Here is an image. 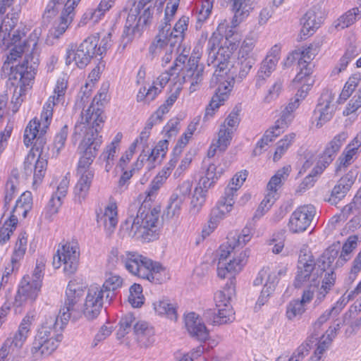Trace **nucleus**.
Listing matches in <instances>:
<instances>
[{"instance_id":"3c124183","label":"nucleus","mask_w":361,"mask_h":361,"mask_svg":"<svg viewBox=\"0 0 361 361\" xmlns=\"http://www.w3.org/2000/svg\"><path fill=\"white\" fill-rule=\"evenodd\" d=\"M165 180L166 179L164 178L161 177V176L159 174L152 180L149 188L145 192L140 194L137 199L154 202L157 192Z\"/></svg>"},{"instance_id":"0e129e2a","label":"nucleus","mask_w":361,"mask_h":361,"mask_svg":"<svg viewBox=\"0 0 361 361\" xmlns=\"http://www.w3.org/2000/svg\"><path fill=\"white\" fill-rule=\"evenodd\" d=\"M307 345H300L290 357L286 355L279 356L276 361H302L308 355Z\"/></svg>"},{"instance_id":"4d7b16f0","label":"nucleus","mask_w":361,"mask_h":361,"mask_svg":"<svg viewBox=\"0 0 361 361\" xmlns=\"http://www.w3.org/2000/svg\"><path fill=\"white\" fill-rule=\"evenodd\" d=\"M135 318L131 313H128L121 317L119 322V328L117 330V338H123L131 330L132 324H134Z\"/></svg>"},{"instance_id":"6e6d98bb","label":"nucleus","mask_w":361,"mask_h":361,"mask_svg":"<svg viewBox=\"0 0 361 361\" xmlns=\"http://www.w3.org/2000/svg\"><path fill=\"white\" fill-rule=\"evenodd\" d=\"M118 149L106 145L99 156V160L105 162L104 169L106 172L110 171V170L113 168L115 158L117 156Z\"/></svg>"},{"instance_id":"6ab92c4d","label":"nucleus","mask_w":361,"mask_h":361,"mask_svg":"<svg viewBox=\"0 0 361 361\" xmlns=\"http://www.w3.org/2000/svg\"><path fill=\"white\" fill-rule=\"evenodd\" d=\"M316 214V209L312 204L299 207L290 215L288 224L292 233L305 231L312 223Z\"/></svg>"},{"instance_id":"13d9d810","label":"nucleus","mask_w":361,"mask_h":361,"mask_svg":"<svg viewBox=\"0 0 361 361\" xmlns=\"http://www.w3.org/2000/svg\"><path fill=\"white\" fill-rule=\"evenodd\" d=\"M128 302L133 307H140L144 302L142 288L140 284L134 283L130 288Z\"/></svg>"},{"instance_id":"37998d69","label":"nucleus","mask_w":361,"mask_h":361,"mask_svg":"<svg viewBox=\"0 0 361 361\" xmlns=\"http://www.w3.org/2000/svg\"><path fill=\"white\" fill-rule=\"evenodd\" d=\"M154 308L156 312L160 315H166L171 320H176L177 319L176 307L168 299H163L154 302Z\"/></svg>"},{"instance_id":"09e8293b","label":"nucleus","mask_w":361,"mask_h":361,"mask_svg":"<svg viewBox=\"0 0 361 361\" xmlns=\"http://www.w3.org/2000/svg\"><path fill=\"white\" fill-rule=\"evenodd\" d=\"M123 280L118 275H110L104 281V284L100 286L106 293V300L110 302L111 298L114 295V291L121 286Z\"/></svg>"},{"instance_id":"2eb2a0df","label":"nucleus","mask_w":361,"mask_h":361,"mask_svg":"<svg viewBox=\"0 0 361 361\" xmlns=\"http://www.w3.org/2000/svg\"><path fill=\"white\" fill-rule=\"evenodd\" d=\"M34 320L35 314L32 312H28L23 317L13 338H8L0 349V361H4L9 353L10 349L14 351L23 347L28 337Z\"/></svg>"},{"instance_id":"c85d7f7f","label":"nucleus","mask_w":361,"mask_h":361,"mask_svg":"<svg viewBox=\"0 0 361 361\" xmlns=\"http://www.w3.org/2000/svg\"><path fill=\"white\" fill-rule=\"evenodd\" d=\"M134 334L140 347L148 348L154 340V331L145 322H137L134 324Z\"/></svg>"},{"instance_id":"de8ad7c7","label":"nucleus","mask_w":361,"mask_h":361,"mask_svg":"<svg viewBox=\"0 0 361 361\" xmlns=\"http://www.w3.org/2000/svg\"><path fill=\"white\" fill-rule=\"evenodd\" d=\"M27 234L26 232L22 231L18 237L11 262L13 264H18V262L23 258L27 250Z\"/></svg>"},{"instance_id":"c756f323","label":"nucleus","mask_w":361,"mask_h":361,"mask_svg":"<svg viewBox=\"0 0 361 361\" xmlns=\"http://www.w3.org/2000/svg\"><path fill=\"white\" fill-rule=\"evenodd\" d=\"M256 57H238L236 66H234L233 70H230L233 82L235 81L240 82L246 78L251 68L256 63Z\"/></svg>"},{"instance_id":"cd10ccee","label":"nucleus","mask_w":361,"mask_h":361,"mask_svg":"<svg viewBox=\"0 0 361 361\" xmlns=\"http://www.w3.org/2000/svg\"><path fill=\"white\" fill-rule=\"evenodd\" d=\"M42 285L39 282H35L31 279L30 276H25L23 278L20 287L16 297V302L19 300L23 302L24 300H30L33 301L38 295ZM21 302H20V304Z\"/></svg>"},{"instance_id":"9d476101","label":"nucleus","mask_w":361,"mask_h":361,"mask_svg":"<svg viewBox=\"0 0 361 361\" xmlns=\"http://www.w3.org/2000/svg\"><path fill=\"white\" fill-rule=\"evenodd\" d=\"M99 37L91 35L87 37L77 48L71 45L67 49L66 64L69 66L74 62L79 68L86 67L91 59L97 56L96 47L98 45Z\"/></svg>"},{"instance_id":"2f4dec72","label":"nucleus","mask_w":361,"mask_h":361,"mask_svg":"<svg viewBox=\"0 0 361 361\" xmlns=\"http://www.w3.org/2000/svg\"><path fill=\"white\" fill-rule=\"evenodd\" d=\"M97 221L98 224H103L106 230L111 232L118 224L116 204H110L105 208L104 212L97 213Z\"/></svg>"},{"instance_id":"c03bdc74","label":"nucleus","mask_w":361,"mask_h":361,"mask_svg":"<svg viewBox=\"0 0 361 361\" xmlns=\"http://www.w3.org/2000/svg\"><path fill=\"white\" fill-rule=\"evenodd\" d=\"M338 255V250L336 247H329L324 254L316 262L321 271L324 274L328 269H331V267L335 259Z\"/></svg>"},{"instance_id":"4468645a","label":"nucleus","mask_w":361,"mask_h":361,"mask_svg":"<svg viewBox=\"0 0 361 361\" xmlns=\"http://www.w3.org/2000/svg\"><path fill=\"white\" fill-rule=\"evenodd\" d=\"M44 147L36 145L32 147L24 161V171L26 176L33 173V184L42 182L47 166L46 156L43 155Z\"/></svg>"},{"instance_id":"7c9ffc66","label":"nucleus","mask_w":361,"mask_h":361,"mask_svg":"<svg viewBox=\"0 0 361 361\" xmlns=\"http://www.w3.org/2000/svg\"><path fill=\"white\" fill-rule=\"evenodd\" d=\"M69 185V179L67 176H64L57 186L56 191L52 195L50 199L48 207L51 214L58 212L59 208L62 204V199L66 197Z\"/></svg>"},{"instance_id":"4be33fe9","label":"nucleus","mask_w":361,"mask_h":361,"mask_svg":"<svg viewBox=\"0 0 361 361\" xmlns=\"http://www.w3.org/2000/svg\"><path fill=\"white\" fill-rule=\"evenodd\" d=\"M68 81L64 78H59L54 90V95L50 96L43 107V113L62 112L66 111L65 94Z\"/></svg>"},{"instance_id":"1a4fd4ad","label":"nucleus","mask_w":361,"mask_h":361,"mask_svg":"<svg viewBox=\"0 0 361 361\" xmlns=\"http://www.w3.org/2000/svg\"><path fill=\"white\" fill-rule=\"evenodd\" d=\"M348 137V133L342 131L336 135L332 140L327 143L323 154L319 157L317 166L313 169L310 174L304 178L301 184L304 185V188H309L313 185L315 175L322 173L324 169L333 161Z\"/></svg>"},{"instance_id":"f8f14e48","label":"nucleus","mask_w":361,"mask_h":361,"mask_svg":"<svg viewBox=\"0 0 361 361\" xmlns=\"http://www.w3.org/2000/svg\"><path fill=\"white\" fill-rule=\"evenodd\" d=\"M300 254L298 263V271L294 281L295 288H300L305 283L309 282L311 286H316L318 279L323 275L311 255Z\"/></svg>"},{"instance_id":"58836bf2","label":"nucleus","mask_w":361,"mask_h":361,"mask_svg":"<svg viewBox=\"0 0 361 361\" xmlns=\"http://www.w3.org/2000/svg\"><path fill=\"white\" fill-rule=\"evenodd\" d=\"M358 236L350 235L342 246V250L336 262L337 266H342L348 262L352 256L353 251L357 247Z\"/></svg>"},{"instance_id":"20e7f679","label":"nucleus","mask_w":361,"mask_h":361,"mask_svg":"<svg viewBox=\"0 0 361 361\" xmlns=\"http://www.w3.org/2000/svg\"><path fill=\"white\" fill-rule=\"evenodd\" d=\"M118 259L129 273L152 282H159L158 274L165 271L160 263L136 252L126 251L119 255Z\"/></svg>"},{"instance_id":"49530a36","label":"nucleus","mask_w":361,"mask_h":361,"mask_svg":"<svg viewBox=\"0 0 361 361\" xmlns=\"http://www.w3.org/2000/svg\"><path fill=\"white\" fill-rule=\"evenodd\" d=\"M114 3V0H102L97 9H89L85 13L84 19L97 22L101 16L112 7Z\"/></svg>"},{"instance_id":"f03ea898","label":"nucleus","mask_w":361,"mask_h":361,"mask_svg":"<svg viewBox=\"0 0 361 361\" xmlns=\"http://www.w3.org/2000/svg\"><path fill=\"white\" fill-rule=\"evenodd\" d=\"M161 207L156 203L137 199L128 210V217L121 226L130 237L152 241L158 238L157 225Z\"/></svg>"},{"instance_id":"680f3d73","label":"nucleus","mask_w":361,"mask_h":361,"mask_svg":"<svg viewBox=\"0 0 361 361\" xmlns=\"http://www.w3.org/2000/svg\"><path fill=\"white\" fill-rule=\"evenodd\" d=\"M357 55L356 53V48L353 47L350 49H348L344 54V55L342 56V58L340 59V61L336 67L333 70L332 73L334 74H338L343 71H344L349 62L353 59Z\"/></svg>"},{"instance_id":"a878e982","label":"nucleus","mask_w":361,"mask_h":361,"mask_svg":"<svg viewBox=\"0 0 361 361\" xmlns=\"http://www.w3.org/2000/svg\"><path fill=\"white\" fill-rule=\"evenodd\" d=\"M139 7L140 6L134 2L133 6L130 8L128 15L124 30L122 34L123 42L125 43V44L132 41L135 32H139L140 27L142 25L138 18ZM126 45H124V47Z\"/></svg>"},{"instance_id":"8fccbe9b","label":"nucleus","mask_w":361,"mask_h":361,"mask_svg":"<svg viewBox=\"0 0 361 361\" xmlns=\"http://www.w3.org/2000/svg\"><path fill=\"white\" fill-rule=\"evenodd\" d=\"M361 18V11L358 8H353L338 19L336 27L344 29L353 25L356 20Z\"/></svg>"},{"instance_id":"e2e57ef3","label":"nucleus","mask_w":361,"mask_h":361,"mask_svg":"<svg viewBox=\"0 0 361 361\" xmlns=\"http://www.w3.org/2000/svg\"><path fill=\"white\" fill-rule=\"evenodd\" d=\"M184 201L178 199L176 195H172L170 197L169 204L166 208V216L169 218H173L180 214L181 207Z\"/></svg>"},{"instance_id":"473e14b6","label":"nucleus","mask_w":361,"mask_h":361,"mask_svg":"<svg viewBox=\"0 0 361 361\" xmlns=\"http://www.w3.org/2000/svg\"><path fill=\"white\" fill-rule=\"evenodd\" d=\"M317 53L318 48L313 44H310L306 48L295 49L288 56L286 64L291 63L295 60H298V63L302 61L306 64H312L311 61L314 59Z\"/></svg>"},{"instance_id":"a19ab883","label":"nucleus","mask_w":361,"mask_h":361,"mask_svg":"<svg viewBox=\"0 0 361 361\" xmlns=\"http://www.w3.org/2000/svg\"><path fill=\"white\" fill-rule=\"evenodd\" d=\"M201 117L197 116L193 118L191 123L188 125L186 132L183 134V137H181L173 149V152L176 154L180 155L183 149L185 147L188 140L196 130L197 126L200 123Z\"/></svg>"},{"instance_id":"e433bc0d","label":"nucleus","mask_w":361,"mask_h":361,"mask_svg":"<svg viewBox=\"0 0 361 361\" xmlns=\"http://www.w3.org/2000/svg\"><path fill=\"white\" fill-rule=\"evenodd\" d=\"M77 176L78 180L74 188L75 200L81 204L88 195L94 176Z\"/></svg>"},{"instance_id":"0eeeda50","label":"nucleus","mask_w":361,"mask_h":361,"mask_svg":"<svg viewBox=\"0 0 361 361\" xmlns=\"http://www.w3.org/2000/svg\"><path fill=\"white\" fill-rule=\"evenodd\" d=\"M24 52V46H16L12 48L9 55L7 56V61L4 62L2 66V71L4 74L1 76H8V79H18L23 85H29V82L34 79L36 74L35 63L29 65L27 59H25L23 62L15 68L10 66V63L15 61L17 58L20 57L21 54Z\"/></svg>"},{"instance_id":"f257e3e1","label":"nucleus","mask_w":361,"mask_h":361,"mask_svg":"<svg viewBox=\"0 0 361 361\" xmlns=\"http://www.w3.org/2000/svg\"><path fill=\"white\" fill-rule=\"evenodd\" d=\"M106 117L104 114H80L75 124V133H84L77 149L80 154L77 176H94V170L91 167L97 152L102 144V136L99 134L103 128Z\"/></svg>"},{"instance_id":"b1692460","label":"nucleus","mask_w":361,"mask_h":361,"mask_svg":"<svg viewBox=\"0 0 361 361\" xmlns=\"http://www.w3.org/2000/svg\"><path fill=\"white\" fill-rule=\"evenodd\" d=\"M357 178V172L349 171L345 176L341 177L337 184L333 188L331 195L327 201L332 205H336L347 195L354 184Z\"/></svg>"},{"instance_id":"39448f33","label":"nucleus","mask_w":361,"mask_h":361,"mask_svg":"<svg viewBox=\"0 0 361 361\" xmlns=\"http://www.w3.org/2000/svg\"><path fill=\"white\" fill-rule=\"evenodd\" d=\"M235 281L234 276H230L224 288L216 293V310H207L203 314L207 322L220 325L231 322L234 319L231 300L235 293Z\"/></svg>"},{"instance_id":"ddd939ff","label":"nucleus","mask_w":361,"mask_h":361,"mask_svg":"<svg viewBox=\"0 0 361 361\" xmlns=\"http://www.w3.org/2000/svg\"><path fill=\"white\" fill-rule=\"evenodd\" d=\"M79 256V248L76 244L68 242L60 244L53 257V266L59 269L63 264L65 274L72 275L77 271Z\"/></svg>"},{"instance_id":"f704fd0d","label":"nucleus","mask_w":361,"mask_h":361,"mask_svg":"<svg viewBox=\"0 0 361 361\" xmlns=\"http://www.w3.org/2000/svg\"><path fill=\"white\" fill-rule=\"evenodd\" d=\"M74 16L75 12L71 4H65L61 14L60 21L51 31V35L54 37L59 38L66 32L68 25L72 22Z\"/></svg>"},{"instance_id":"dca6fc26","label":"nucleus","mask_w":361,"mask_h":361,"mask_svg":"<svg viewBox=\"0 0 361 361\" xmlns=\"http://www.w3.org/2000/svg\"><path fill=\"white\" fill-rule=\"evenodd\" d=\"M183 40V36L171 32V25L164 22L159 28L156 39L150 45L149 51L155 54L158 49L165 47L166 51L176 52V54H178L180 51Z\"/></svg>"},{"instance_id":"69168bd1","label":"nucleus","mask_w":361,"mask_h":361,"mask_svg":"<svg viewBox=\"0 0 361 361\" xmlns=\"http://www.w3.org/2000/svg\"><path fill=\"white\" fill-rule=\"evenodd\" d=\"M361 208V186L352 202L346 204L342 209V214L348 219V216Z\"/></svg>"},{"instance_id":"6e6552de","label":"nucleus","mask_w":361,"mask_h":361,"mask_svg":"<svg viewBox=\"0 0 361 361\" xmlns=\"http://www.w3.org/2000/svg\"><path fill=\"white\" fill-rule=\"evenodd\" d=\"M246 263L245 252L235 257V247L229 243L222 244L219 250L218 276L224 279L227 274L234 276L239 273Z\"/></svg>"},{"instance_id":"bf43d9fd","label":"nucleus","mask_w":361,"mask_h":361,"mask_svg":"<svg viewBox=\"0 0 361 361\" xmlns=\"http://www.w3.org/2000/svg\"><path fill=\"white\" fill-rule=\"evenodd\" d=\"M18 221V219L14 218V216H10L5 221L3 226L0 228V243L4 244L9 240L11 235L17 226Z\"/></svg>"},{"instance_id":"a211bd4d","label":"nucleus","mask_w":361,"mask_h":361,"mask_svg":"<svg viewBox=\"0 0 361 361\" xmlns=\"http://www.w3.org/2000/svg\"><path fill=\"white\" fill-rule=\"evenodd\" d=\"M106 300V293L100 286L92 285L87 290L82 314L87 320L96 319Z\"/></svg>"},{"instance_id":"ea45409f","label":"nucleus","mask_w":361,"mask_h":361,"mask_svg":"<svg viewBox=\"0 0 361 361\" xmlns=\"http://www.w3.org/2000/svg\"><path fill=\"white\" fill-rule=\"evenodd\" d=\"M290 166H284L279 169L276 173L272 176L267 184L268 194H271L277 197L278 188L280 187L283 180H285L289 175Z\"/></svg>"},{"instance_id":"393cba45","label":"nucleus","mask_w":361,"mask_h":361,"mask_svg":"<svg viewBox=\"0 0 361 361\" xmlns=\"http://www.w3.org/2000/svg\"><path fill=\"white\" fill-rule=\"evenodd\" d=\"M360 147H361V131L359 132L356 137L346 146L338 157L336 161V172L345 169L355 161L357 159Z\"/></svg>"},{"instance_id":"423d86ee","label":"nucleus","mask_w":361,"mask_h":361,"mask_svg":"<svg viewBox=\"0 0 361 361\" xmlns=\"http://www.w3.org/2000/svg\"><path fill=\"white\" fill-rule=\"evenodd\" d=\"M221 38L219 32H214L207 42V63L214 68L213 74L216 77L222 76L226 73L231 56L237 48V44L229 40L228 34L226 35L225 45L219 47Z\"/></svg>"},{"instance_id":"412c9836","label":"nucleus","mask_w":361,"mask_h":361,"mask_svg":"<svg viewBox=\"0 0 361 361\" xmlns=\"http://www.w3.org/2000/svg\"><path fill=\"white\" fill-rule=\"evenodd\" d=\"M324 14L323 2H319L310 8L300 20L302 25L301 33L304 36L312 35L322 23Z\"/></svg>"},{"instance_id":"338daca9","label":"nucleus","mask_w":361,"mask_h":361,"mask_svg":"<svg viewBox=\"0 0 361 361\" xmlns=\"http://www.w3.org/2000/svg\"><path fill=\"white\" fill-rule=\"evenodd\" d=\"M160 92V88L157 86H150L149 88L143 87L140 89L137 99L138 102L146 100L147 102L153 100L155 97Z\"/></svg>"},{"instance_id":"79ce46f5","label":"nucleus","mask_w":361,"mask_h":361,"mask_svg":"<svg viewBox=\"0 0 361 361\" xmlns=\"http://www.w3.org/2000/svg\"><path fill=\"white\" fill-rule=\"evenodd\" d=\"M231 211V209H228L224 204L218 202L216 206L212 209L210 213V218L208 221L210 231H213L220 221L224 219Z\"/></svg>"},{"instance_id":"c9c22d12","label":"nucleus","mask_w":361,"mask_h":361,"mask_svg":"<svg viewBox=\"0 0 361 361\" xmlns=\"http://www.w3.org/2000/svg\"><path fill=\"white\" fill-rule=\"evenodd\" d=\"M230 1L232 2V11L234 13L231 23L233 27H235L248 16L250 10L252 9L250 4L251 0Z\"/></svg>"},{"instance_id":"052dcab7","label":"nucleus","mask_w":361,"mask_h":361,"mask_svg":"<svg viewBox=\"0 0 361 361\" xmlns=\"http://www.w3.org/2000/svg\"><path fill=\"white\" fill-rule=\"evenodd\" d=\"M207 192L201 189V188L196 187L194 190L193 195L191 200V212L197 213L206 200Z\"/></svg>"},{"instance_id":"5fc2aeb1","label":"nucleus","mask_w":361,"mask_h":361,"mask_svg":"<svg viewBox=\"0 0 361 361\" xmlns=\"http://www.w3.org/2000/svg\"><path fill=\"white\" fill-rule=\"evenodd\" d=\"M224 126H220L218 133V137L215 143L220 152H224L230 145L232 140L233 135L231 132L224 128Z\"/></svg>"},{"instance_id":"bb28decb","label":"nucleus","mask_w":361,"mask_h":361,"mask_svg":"<svg viewBox=\"0 0 361 361\" xmlns=\"http://www.w3.org/2000/svg\"><path fill=\"white\" fill-rule=\"evenodd\" d=\"M185 325L192 336L200 341H205L209 337V331L205 324L195 312H190L185 317Z\"/></svg>"},{"instance_id":"f3484780","label":"nucleus","mask_w":361,"mask_h":361,"mask_svg":"<svg viewBox=\"0 0 361 361\" xmlns=\"http://www.w3.org/2000/svg\"><path fill=\"white\" fill-rule=\"evenodd\" d=\"M82 289L75 282L70 281L66 291V299L64 306L60 310L59 315L63 322H68L71 318L78 319L81 316L78 302Z\"/></svg>"},{"instance_id":"774afa93","label":"nucleus","mask_w":361,"mask_h":361,"mask_svg":"<svg viewBox=\"0 0 361 361\" xmlns=\"http://www.w3.org/2000/svg\"><path fill=\"white\" fill-rule=\"evenodd\" d=\"M155 4H145L142 6L139 7V20L142 25H147L152 18Z\"/></svg>"},{"instance_id":"864d4df0","label":"nucleus","mask_w":361,"mask_h":361,"mask_svg":"<svg viewBox=\"0 0 361 361\" xmlns=\"http://www.w3.org/2000/svg\"><path fill=\"white\" fill-rule=\"evenodd\" d=\"M306 308L299 302V299L293 300L286 306V317L289 320L300 319L305 313Z\"/></svg>"},{"instance_id":"aec40b11","label":"nucleus","mask_w":361,"mask_h":361,"mask_svg":"<svg viewBox=\"0 0 361 361\" xmlns=\"http://www.w3.org/2000/svg\"><path fill=\"white\" fill-rule=\"evenodd\" d=\"M204 66L200 63L197 58L190 57L183 72V82L190 83L189 90L194 92L197 90L204 80Z\"/></svg>"},{"instance_id":"4c0bfd02","label":"nucleus","mask_w":361,"mask_h":361,"mask_svg":"<svg viewBox=\"0 0 361 361\" xmlns=\"http://www.w3.org/2000/svg\"><path fill=\"white\" fill-rule=\"evenodd\" d=\"M228 86L224 83H221L217 90H216V94L214 95L206 107V113H209V111H215L226 100L228 97V93L231 90V87L230 82H228Z\"/></svg>"},{"instance_id":"7ed1b4c3","label":"nucleus","mask_w":361,"mask_h":361,"mask_svg":"<svg viewBox=\"0 0 361 361\" xmlns=\"http://www.w3.org/2000/svg\"><path fill=\"white\" fill-rule=\"evenodd\" d=\"M59 315L45 317L35 336L30 353L35 360L49 356L59 345L63 336L61 331L68 322H63Z\"/></svg>"},{"instance_id":"603ef678","label":"nucleus","mask_w":361,"mask_h":361,"mask_svg":"<svg viewBox=\"0 0 361 361\" xmlns=\"http://www.w3.org/2000/svg\"><path fill=\"white\" fill-rule=\"evenodd\" d=\"M295 136L294 133H289L277 142L276 149L274 154V161H278L281 158L282 155L295 141Z\"/></svg>"},{"instance_id":"5701e85b","label":"nucleus","mask_w":361,"mask_h":361,"mask_svg":"<svg viewBox=\"0 0 361 361\" xmlns=\"http://www.w3.org/2000/svg\"><path fill=\"white\" fill-rule=\"evenodd\" d=\"M264 281H265L264 288L256 303L259 306L263 305L267 301L268 297L274 291L278 283V278L276 273H271L268 267H263L259 271L253 281V284L255 286H258L262 285Z\"/></svg>"},{"instance_id":"9b49d317","label":"nucleus","mask_w":361,"mask_h":361,"mask_svg":"<svg viewBox=\"0 0 361 361\" xmlns=\"http://www.w3.org/2000/svg\"><path fill=\"white\" fill-rule=\"evenodd\" d=\"M53 114H40V117H35L27 124L25 129L23 135V142L28 147L33 143V147L36 145L44 147L45 139L44 135L49 128Z\"/></svg>"},{"instance_id":"a18cd8bd","label":"nucleus","mask_w":361,"mask_h":361,"mask_svg":"<svg viewBox=\"0 0 361 361\" xmlns=\"http://www.w3.org/2000/svg\"><path fill=\"white\" fill-rule=\"evenodd\" d=\"M338 255V250L336 247H329L324 254L316 262L321 271L324 274L328 269H331V267L335 259Z\"/></svg>"},{"instance_id":"72a5a7b5","label":"nucleus","mask_w":361,"mask_h":361,"mask_svg":"<svg viewBox=\"0 0 361 361\" xmlns=\"http://www.w3.org/2000/svg\"><path fill=\"white\" fill-rule=\"evenodd\" d=\"M32 207V193L30 191H25L17 200L10 216H14V218H16L17 219L20 216L25 218Z\"/></svg>"}]
</instances>
